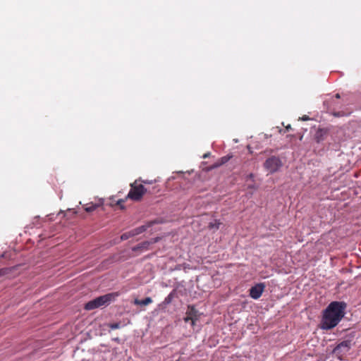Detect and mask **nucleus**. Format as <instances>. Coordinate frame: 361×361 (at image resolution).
<instances>
[{
    "instance_id": "22",
    "label": "nucleus",
    "mask_w": 361,
    "mask_h": 361,
    "mask_svg": "<svg viewBox=\"0 0 361 361\" xmlns=\"http://www.w3.org/2000/svg\"><path fill=\"white\" fill-rule=\"evenodd\" d=\"M185 322H190L192 323V318L189 317L188 314H186V317L183 319Z\"/></svg>"
},
{
    "instance_id": "9",
    "label": "nucleus",
    "mask_w": 361,
    "mask_h": 361,
    "mask_svg": "<svg viewBox=\"0 0 361 361\" xmlns=\"http://www.w3.org/2000/svg\"><path fill=\"white\" fill-rule=\"evenodd\" d=\"M15 267H4L0 269V279H9Z\"/></svg>"
},
{
    "instance_id": "4",
    "label": "nucleus",
    "mask_w": 361,
    "mask_h": 361,
    "mask_svg": "<svg viewBox=\"0 0 361 361\" xmlns=\"http://www.w3.org/2000/svg\"><path fill=\"white\" fill-rule=\"evenodd\" d=\"M283 166L281 159L276 156H271L267 159L263 164V166L269 173L277 172Z\"/></svg>"
},
{
    "instance_id": "3",
    "label": "nucleus",
    "mask_w": 361,
    "mask_h": 361,
    "mask_svg": "<svg viewBox=\"0 0 361 361\" xmlns=\"http://www.w3.org/2000/svg\"><path fill=\"white\" fill-rule=\"evenodd\" d=\"M138 180H135L130 183V189L126 199H130L135 202H139L142 199L143 195L147 193H154V191L148 190L142 184H138Z\"/></svg>"
},
{
    "instance_id": "7",
    "label": "nucleus",
    "mask_w": 361,
    "mask_h": 361,
    "mask_svg": "<svg viewBox=\"0 0 361 361\" xmlns=\"http://www.w3.org/2000/svg\"><path fill=\"white\" fill-rule=\"evenodd\" d=\"M186 314H188L189 317L192 318V326H194L195 325L196 322L200 317V313L195 308V305H190L188 306Z\"/></svg>"
},
{
    "instance_id": "6",
    "label": "nucleus",
    "mask_w": 361,
    "mask_h": 361,
    "mask_svg": "<svg viewBox=\"0 0 361 361\" xmlns=\"http://www.w3.org/2000/svg\"><path fill=\"white\" fill-rule=\"evenodd\" d=\"M265 285L263 283H259L252 286L249 290L250 296L254 300L259 299L261 297Z\"/></svg>"
},
{
    "instance_id": "27",
    "label": "nucleus",
    "mask_w": 361,
    "mask_h": 361,
    "mask_svg": "<svg viewBox=\"0 0 361 361\" xmlns=\"http://www.w3.org/2000/svg\"><path fill=\"white\" fill-rule=\"evenodd\" d=\"M336 98H338V99H339V98H340V94H336Z\"/></svg>"
},
{
    "instance_id": "16",
    "label": "nucleus",
    "mask_w": 361,
    "mask_h": 361,
    "mask_svg": "<svg viewBox=\"0 0 361 361\" xmlns=\"http://www.w3.org/2000/svg\"><path fill=\"white\" fill-rule=\"evenodd\" d=\"M98 206L99 205L97 204L90 203L86 205V207H85V210L87 212H92L94 211L98 207Z\"/></svg>"
},
{
    "instance_id": "13",
    "label": "nucleus",
    "mask_w": 361,
    "mask_h": 361,
    "mask_svg": "<svg viewBox=\"0 0 361 361\" xmlns=\"http://www.w3.org/2000/svg\"><path fill=\"white\" fill-rule=\"evenodd\" d=\"M326 132L323 129H319L314 135V140L317 143H320L322 141L324 140V135H326Z\"/></svg>"
},
{
    "instance_id": "17",
    "label": "nucleus",
    "mask_w": 361,
    "mask_h": 361,
    "mask_svg": "<svg viewBox=\"0 0 361 361\" xmlns=\"http://www.w3.org/2000/svg\"><path fill=\"white\" fill-rule=\"evenodd\" d=\"M131 237H134V235H133L132 231H130L128 232H126V233H123L121 236V240H126Z\"/></svg>"
},
{
    "instance_id": "26",
    "label": "nucleus",
    "mask_w": 361,
    "mask_h": 361,
    "mask_svg": "<svg viewBox=\"0 0 361 361\" xmlns=\"http://www.w3.org/2000/svg\"><path fill=\"white\" fill-rule=\"evenodd\" d=\"M247 178L253 179L254 178L253 173H250L249 175H247Z\"/></svg>"
},
{
    "instance_id": "21",
    "label": "nucleus",
    "mask_w": 361,
    "mask_h": 361,
    "mask_svg": "<svg viewBox=\"0 0 361 361\" xmlns=\"http://www.w3.org/2000/svg\"><path fill=\"white\" fill-rule=\"evenodd\" d=\"M291 129H292L291 126L290 124H288V126H286V130H283L282 129H279V132L280 133H284L286 131H288V130H290Z\"/></svg>"
},
{
    "instance_id": "25",
    "label": "nucleus",
    "mask_w": 361,
    "mask_h": 361,
    "mask_svg": "<svg viewBox=\"0 0 361 361\" xmlns=\"http://www.w3.org/2000/svg\"><path fill=\"white\" fill-rule=\"evenodd\" d=\"M209 155H210V153H209V152H208V153L204 154L203 155V157H203L204 159H206V158L209 157Z\"/></svg>"
},
{
    "instance_id": "24",
    "label": "nucleus",
    "mask_w": 361,
    "mask_h": 361,
    "mask_svg": "<svg viewBox=\"0 0 361 361\" xmlns=\"http://www.w3.org/2000/svg\"><path fill=\"white\" fill-rule=\"evenodd\" d=\"M302 121H307L310 119L309 116H304L303 117H302L301 118Z\"/></svg>"
},
{
    "instance_id": "2",
    "label": "nucleus",
    "mask_w": 361,
    "mask_h": 361,
    "mask_svg": "<svg viewBox=\"0 0 361 361\" xmlns=\"http://www.w3.org/2000/svg\"><path fill=\"white\" fill-rule=\"evenodd\" d=\"M118 296V293H110L101 296H99L85 305V309L86 310H92L96 308L107 306L111 302L114 301L116 298Z\"/></svg>"
},
{
    "instance_id": "11",
    "label": "nucleus",
    "mask_w": 361,
    "mask_h": 361,
    "mask_svg": "<svg viewBox=\"0 0 361 361\" xmlns=\"http://www.w3.org/2000/svg\"><path fill=\"white\" fill-rule=\"evenodd\" d=\"M176 295V290H173L164 299V300L162 302V303L160 305L161 306L165 307L168 305H169L173 299Z\"/></svg>"
},
{
    "instance_id": "29",
    "label": "nucleus",
    "mask_w": 361,
    "mask_h": 361,
    "mask_svg": "<svg viewBox=\"0 0 361 361\" xmlns=\"http://www.w3.org/2000/svg\"><path fill=\"white\" fill-rule=\"evenodd\" d=\"M360 361H361V360Z\"/></svg>"
},
{
    "instance_id": "10",
    "label": "nucleus",
    "mask_w": 361,
    "mask_h": 361,
    "mask_svg": "<svg viewBox=\"0 0 361 361\" xmlns=\"http://www.w3.org/2000/svg\"><path fill=\"white\" fill-rule=\"evenodd\" d=\"M151 243L149 241H144L136 246H134L132 247V250L133 252H138V251H143V250H149V247Z\"/></svg>"
},
{
    "instance_id": "5",
    "label": "nucleus",
    "mask_w": 361,
    "mask_h": 361,
    "mask_svg": "<svg viewBox=\"0 0 361 361\" xmlns=\"http://www.w3.org/2000/svg\"><path fill=\"white\" fill-rule=\"evenodd\" d=\"M351 348V342L350 341L346 340L338 343L333 350V353L336 355V356L342 360V357L346 353H348Z\"/></svg>"
},
{
    "instance_id": "23",
    "label": "nucleus",
    "mask_w": 361,
    "mask_h": 361,
    "mask_svg": "<svg viewBox=\"0 0 361 361\" xmlns=\"http://www.w3.org/2000/svg\"><path fill=\"white\" fill-rule=\"evenodd\" d=\"M334 115L335 116H341L343 115V114H342L341 112H335V113H334Z\"/></svg>"
},
{
    "instance_id": "8",
    "label": "nucleus",
    "mask_w": 361,
    "mask_h": 361,
    "mask_svg": "<svg viewBox=\"0 0 361 361\" xmlns=\"http://www.w3.org/2000/svg\"><path fill=\"white\" fill-rule=\"evenodd\" d=\"M233 157L232 154H228L226 156H224L219 158L214 164L209 166V169H216L225 164H226L231 158Z\"/></svg>"
},
{
    "instance_id": "14",
    "label": "nucleus",
    "mask_w": 361,
    "mask_h": 361,
    "mask_svg": "<svg viewBox=\"0 0 361 361\" xmlns=\"http://www.w3.org/2000/svg\"><path fill=\"white\" fill-rule=\"evenodd\" d=\"M148 227H149V226L143 225V226L137 227L131 231H132L134 236H135V235H137L141 234L143 232H145Z\"/></svg>"
},
{
    "instance_id": "19",
    "label": "nucleus",
    "mask_w": 361,
    "mask_h": 361,
    "mask_svg": "<svg viewBox=\"0 0 361 361\" xmlns=\"http://www.w3.org/2000/svg\"><path fill=\"white\" fill-rule=\"evenodd\" d=\"M125 200L124 199H120L117 201L116 202V204L120 206V208L121 209H123L125 208V207L123 206V203L125 202Z\"/></svg>"
},
{
    "instance_id": "15",
    "label": "nucleus",
    "mask_w": 361,
    "mask_h": 361,
    "mask_svg": "<svg viewBox=\"0 0 361 361\" xmlns=\"http://www.w3.org/2000/svg\"><path fill=\"white\" fill-rule=\"evenodd\" d=\"M220 225H221V222L219 220L215 219V220H214V221H212L209 224L208 227L210 229L217 230L219 228Z\"/></svg>"
},
{
    "instance_id": "20",
    "label": "nucleus",
    "mask_w": 361,
    "mask_h": 361,
    "mask_svg": "<svg viewBox=\"0 0 361 361\" xmlns=\"http://www.w3.org/2000/svg\"><path fill=\"white\" fill-rule=\"evenodd\" d=\"M137 180H138V181H140V182H142L144 184H152L153 182H154L153 180H142L141 178H140Z\"/></svg>"
},
{
    "instance_id": "12",
    "label": "nucleus",
    "mask_w": 361,
    "mask_h": 361,
    "mask_svg": "<svg viewBox=\"0 0 361 361\" xmlns=\"http://www.w3.org/2000/svg\"><path fill=\"white\" fill-rule=\"evenodd\" d=\"M152 300L150 297H147L143 300L135 299L133 303L136 305L145 306L151 304Z\"/></svg>"
},
{
    "instance_id": "1",
    "label": "nucleus",
    "mask_w": 361,
    "mask_h": 361,
    "mask_svg": "<svg viewBox=\"0 0 361 361\" xmlns=\"http://www.w3.org/2000/svg\"><path fill=\"white\" fill-rule=\"evenodd\" d=\"M347 305L343 301H334L323 311L321 328L329 330L336 326L345 314Z\"/></svg>"
},
{
    "instance_id": "28",
    "label": "nucleus",
    "mask_w": 361,
    "mask_h": 361,
    "mask_svg": "<svg viewBox=\"0 0 361 361\" xmlns=\"http://www.w3.org/2000/svg\"><path fill=\"white\" fill-rule=\"evenodd\" d=\"M249 188H255V186L254 185H249L248 187Z\"/></svg>"
},
{
    "instance_id": "18",
    "label": "nucleus",
    "mask_w": 361,
    "mask_h": 361,
    "mask_svg": "<svg viewBox=\"0 0 361 361\" xmlns=\"http://www.w3.org/2000/svg\"><path fill=\"white\" fill-rule=\"evenodd\" d=\"M109 327L112 330L118 329L121 328V324L119 322L111 323L109 324Z\"/></svg>"
}]
</instances>
